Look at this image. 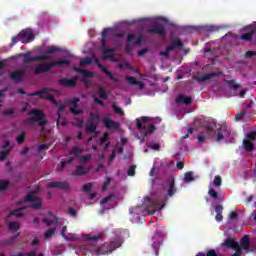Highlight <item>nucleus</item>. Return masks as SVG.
I'll list each match as a JSON object with an SVG mask.
<instances>
[{
	"instance_id": "17",
	"label": "nucleus",
	"mask_w": 256,
	"mask_h": 256,
	"mask_svg": "<svg viewBox=\"0 0 256 256\" xmlns=\"http://www.w3.org/2000/svg\"><path fill=\"white\" fill-rule=\"evenodd\" d=\"M10 79L14 81V83H21L23 79H25V71L24 70H16L10 74Z\"/></svg>"
},
{
	"instance_id": "3",
	"label": "nucleus",
	"mask_w": 256,
	"mask_h": 256,
	"mask_svg": "<svg viewBox=\"0 0 256 256\" xmlns=\"http://www.w3.org/2000/svg\"><path fill=\"white\" fill-rule=\"evenodd\" d=\"M70 63L71 62H69V60H65V59L53 61V62H44L35 67L34 73L35 75L49 73V71H51L53 67H63V65H69Z\"/></svg>"
},
{
	"instance_id": "12",
	"label": "nucleus",
	"mask_w": 256,
	"mask_h": 256,
	"mask_svg": "<svg viewBox=\"0 0 256 256\" xmlns=\"http://www.w3.org/2000/svg\"><path fill=\"white\" fill-rule=\"evenodd\" d=\"M136 127L138 129V131H143L144 132V137H147V135L154 133L155 129H157L155 127V125H149L148 127L146 125H143L141 123V120L136 119Z\"/></svg>"
},
{
	"instance_id": "27",
	"label": "nucleus",
	"mask_w": 256,
	"mask_h": 256,
	"mask_svg": "<svg viewBox=\"0 0 256 256\" xmlns=\"http://www.w3.org/2000/svg\"><path fill=\"white\" fill-rule=\"evenodd\" d=\"M208 195L213 199V201H217V199H220V201H223V196L219 195V192L215 191V189L210 188L208 190Z\"/></svg>"
},
{
	"instance_id": "57",
	"label": "nucleus",
	"mask_w": 256,
	"mask_h": 256,
	"mask_svg": "<svg viewBox=\"0 0 256 256\" xmlns=\"http://www.w3.org/2000/svg\"><path fill=\"white\" fill-rule=\"evenodd\" d=\"M233 250L236 251L234 253V255H240L241 256V253H243V248L241 246H239V243L237 244L236 248H233Z\"/></svg>"
},
{
	"instance_id": "21",
	"label": "nucleus",
	"mask_w": 256,
	"mask_h": 256,
	"mask_svg": "<svg viewBox=\"0 0 256 256\" xmlns=\"http://www.w3.org/2000/svg\"><path fill=\"white\" fill-rule=\"evenodd\" d=\"M241 248L246 252L249 253V245H251V239H249V236L245 235L240 240Z\"/></svg>"
},
{
	"instance_id": "24",
	"label": "nucleus",
	"mask_w": 256,
	"mask_h": 256,
	"mask_svg": "<svg viewBox=\"0 0 256 256\" xmlns=\"http://www.w3.org/2000/svg\"><path fill=\"white\" fill-rule=\"evenodd\" d=\"M23 215H25V208L21 207L16 210L10 211L8 219H11V217H23Z\"/></svg>"
},
{
	"instance_id": "52",
	"label": "nucleus",
	"mask_w": 256,
	"mask_h": 256,
	"mask_svg": "<svg viewBox=\"0 0 256 256\" xmlns=\"http://www.w3.org/2000/svg\"><path fill=\"white\" fill-rule=\"evenodd\" d=\"M91 157H92L91 154L81 156L80 159H79V162L80 163H87V161H89V159H91Z\"/></svg>"
},
{
	"instance_id": "22",
	"label": "nucleus",
	"mask_w": 256,
	"mask_h": 256,
	"mask_svg": "<svg viewBox=\"0 0 256 256\" xmlns=\"http://www.w3.org/2000/svg\"><path fill=\"white\" fill-rule=\"evenodd\" d=\"M239 242L235 241L233 238H227L223 243L222 247H227V249H236Z\"/></svg>"
},
{
	"instance_id": "18",
	"label": "nucleus",
	"mask_w": 256,
	"mask_h": 256,
	"mask_svg": "<svg viewBox=\"0 0 256 256\" xmlns=\"http://www.w3.org/2000/svg\"><path fill=\"white\" fill-rule=\"evenodd\" d=\"M98 125L99 122L88 121L85 126L86 133H94L95 137H97L99 135V131H97Z\"/></svg>"
},
{
	"instance_id": "28",
	"label": "nucleus",
	"mask_w": 256,
	"mask_h": 256,
	"mask_svg": "<svg viewBox=\"0 0 256 256\" xmlns=\"http://www.w3.org/2000/svg\"><path fill=\"white\" fill-rule=\"evenodd\" d=\"M73 177H79L81 175H87V171H85V167L82 165L76 167V170L72 172Z\"/></svg>"
},
{
	"instance_id": "40",
	"label": "nucleus",
	"mask_w": 256,
	"mask_h": 256,
	"mask_svg": "<svg viewBox=\"0 0 256 256\" xmlns=\"http://www.w3.org/2000/svg\"><path fill=\"white\" fill-rule=\"evenodd\" d=\"M93 63L92 58H84L80 60V67H85V65H91Z\"/></svg>"
},
{
	"instance_id": "30",
	"label": "nucleus",
	"mask_w": 256,
	"mask_h": 256,
	"mask_svg": "<svg viewBox=\"0 0 256 256\" xmlns=\"http://www.w3.org/2000/svg\"><path fill=\"white\" fill-rule=\"evenodd\" d=\"M8 229L9 231L17 232L19 229H21V225H19L18 222L10 221L8 222Z\"/></svg>"
},
{
	"instance_id": "45",
	"label": "nucleus",
	"mask_w": 256,
	"mask_h": 256,
	"mask_svg": "<svg viewBox=\"0 0 256 256\" xmlns=\"http://www.w3.org/2000/svg\"><path fill=\"white\" fill-rule=\"evenodd\" d=\"M9 187V180H0V191H5Z\"/></svg>"
},
{
	"instance_id": "44",
	"label": "nucleus",
	"mask_w": 256,
	"mask_h": 256,
	"mask_svg": "<svg viewBox=\"0 0 256 256\" xmlns=\"http://www.w3.org/2000/svg\"><path fill=\"white\" fill-rule=\"evenodd\" d=\"M91 189H93V183L89 182V183L84 184L82 191L84 193H91Z\"/></svg>"
},
{
	"instance_id": "29",
	"label": "nucleus",
	"mask_w": 256,
	"mask_h": 256,
	"mask_svg": "<svg viewBox=\"0 0 256 256\" xmlns=\"http://www.w3.org/2000/svg\"><path fill=\"white\" fill-rule=\"evenodd\" d=\"M243 147L248 152L255 150V144L249 140H243Z\"/></svg>"
},
{
	"instance_id": "26",
	"label": "nucleus",
	"mask_w": 256,
	"mask_h": 256,
	"mask_svg": "<svg viewBox=\"0 0 256 256\" xmlns=\"http://www.w3.org/2000/svg\"><path fill=\"white\" fill-rule=\"evenodd\" d=\"M253 35H256V26L252 27L250 32L242 34L241 39L243 41H251V39H253Z\"/></svg>"
},
{
	"instance_id": "14",
	"label": "nucleus",
	"mask_w": 256,
	"mask_h": 256,
	"mask_svg": "<svg viewBox=\"0 0 256 256\" xmlns=\"http://www.w3.org/2000/svg\"><path fill=\"white\" fill-rule=\"evenodd\" d=\"M94 63H96V65L98 66V68L100 69V71L102 73H104L106 75L107 78L111 79V81H114V83H119L118 78H116L113 73H111V71L107 70V67H105L103 64H101V62L95 58L94 59Z\"/></svg>"
},
{
	"instance_id": "61",
	"label": "nucleus",
	"mask_w": 256,
	"mask_h": 256,
	"mask_svg": "<svg viewBox=\"0 0 256 256\" xmlns=\"http://www.w3.org/2000/svg\"><path fill=\"white\" fill-rule=\"evenodd\" d=\"M49 149V146L47 144H40L38 146V151H47Z\"/></svg>"
},
{
	"instance_id": "9",
	"label": "nucleus",
	"mask_w": 256,
	"mask_h": 256,
	"mask_svg": "<svg viewBox=\"0 0 256 256\" xmlns=\"http://www.w3.org/2000/svg\"><path fill=\"white\" fill-rule=\"evenodd\" d=\"M215 135L216 141L219 143L220 141H223L225 137H229V135H231V127L227 124H222L217 128Z\"/></svg>"
},
{
	"instance_id": "64",
	"label": "nucleus",
	"mask_w": 256,
	"mask_h": 256,
	"mask_svg": "<svg viewBox=\"0 0 256 256\" xmlns=\"http://www.w3.org/2000/svg\"><path fill=\"white\" fill-rule=\"evenodd\" d=\"M90 117L91 119H94L96 121H99V119L101 118V116H99V113L95 114L93 112H90Z\"/></svg>"
},
{
	"instance_id": "15",
	"label": "nucleus",
	"mask_w": 256,
	"mask_h": 256,
	"mask_svg": "<svg viewBox=\"0 0 256 256\" xmlns=\"http://www.w3.org/2000/svg\"><path fill=\"white\" fill-rule=\"evenodd\" d=\"M220 75H223V72H211L202 76H196L195 79L198 83H205V81H209L210 79H213V77H220Z\"/></svg>"
},
{
	"instance_id": "49",
	"label": "nucleus",
	"mask_w": 256,
	"mask_h": 256,
	"mask_svg": "<svg viewBox=\"0 0 256 256\" xmlns=\"http://www.w3.org/2000/svg\"><path fill=\"white\" fill-rule=\"evenodd\" d=\"M55 235V229L51 228L45 231L44 237L45 239H49V237H53Z\"/></svg>"
},
{
	"instance_id": "37",
	"label": "nucleus",
	"mask_w": 256,
	"mask_h": 256,
	"mask_svg": "<svg viewBox=\"0 0 256 256\" xmlns=\"http://www.w3.org/2000/svg\"><path fill=\"white\" fill-rule=\"evenodd\" d=\"M170 47H172V51H174V49L183 47V42L181 40H174Z\"/></svg>"
},
{
	"instance_id": "50",
	"label": "nucleus",
	"mask_w": 256,
	"mask_h": 256,
	"mask_svg": "<svg viewBox=\"0 0 256 256\" xmlns=\"http://www.w3.org/2000/svg\"><path fill=\"white\" fill-rule=\"evenodd\" d=\"M255 137H256V132L252 131V132L247 134L246 141L253 142V141H255Z\"/></svg>"
},
{
	"instance_id": "33",
	"label": "nucleus",
	"mask_w": 256,
	"mask_h": 256,
	"mask_svg": "<svg viewBox=\"0 0 256 256\" xmlns=\"http://www.w3.org/2000/svg\"><path fill=\"white\" fill-rule=\"evenodd\" d=\"M20 37H22L23 39H35L33 32L29 30H22L20 33Z\"/></svg>"
},
{
	"instance_id": "43",
	"label": "nucleus",
	"mask_w": 256,
	"mask_h": 256,
	"mask_svg": "<svg viewBox=\"0 0 256 256\" xmlns=\"http://www.w3.org/2000/svg\"><path fill=\"white\" fill-rule=\"evenodd\" d=\"M11 149L12 148H9L6 151H1L0 152V161H5V159H7V157L9 156V153H11Z\"/></svg>"
},
{
	"instance_id": "36",
	"label": "nucleus",
	"mask_w": 256,
	"mask_h": 256,
	"mask_svg": "<svg viewBox=\"0 0 256 256\" xmlns=\"http://www.w3.org/2000/svg\"><path fill=\"white\" fill-rule=\"evenodd\" d=\"M98 94H99L100 99H103V100H105L109 97V95H107V92H105V89L103 87L98 88Z\"/></svg>"
},
{
	"instance_id": "6",
	"label": "nucleus",
	"mask_w": 256,
	"mask_h": 256,
	"mask_svg": "<svg viewBox=\"0 0 256 256\" xmlns=\"http://www.w3.org/2000/svg\"><path fill=\"white\" fill-rule=\"evenodd\" d=\"M24 201L26 203H31L30 207L32 209H41V206L43 205V199L37 196V191L35 190L26 195Z\"/></svg>"
},
{
	"instance_id": "62",
	"label": "nucleus",
	"mask_w": 256,
	"mask_h": 256,
	"mask_svg": "<svg viewBox=\"0 0 256 256\" xmlns=\"http://www.w3.org/2000/svg\"><path fill=\"white\" fill-rule=\"evenodd\" d=\"M68 213L71 215V217H77V210L73 208H68Z\"/></svg>"
},
{
	"instance_id": "32",
	"label": "nucleus",
	"mask_w": 256,
	"mask_h": 256,
	"mask_svg": "<svg viewBox=\"0 0 256 256\" xmlns=\"http://www.w3.org/2000/svg\"><path fill=\"white\" fill-rule=\"evenodd\" d=\"M61 52V48L59 46H48L46 48V55H52L53 53Z\"/></svg>"
},
{
	"instance_id": "34",
	"label": "nucleus",
	"mask_w": 256,
	"mask_h": 256,
	"mask_svg": "<svg viewBox=\"0 0 256 256\" xmlns=\"http://www.w3.org/2000/svg\"><path fill=\"white\" fill-rule=\"evenodd\" d=\"M191 181H195V177L193 176V172L189 171L184 174V183H191Z\"/></svg>"
},
{
	"instance_id": "23",
	"label": "nucleus",
	"mask_w": 256,
	"mask_h": 256,
	"mask_svg": "<svg viewBox=\"0 0 256 256\" xmlns=\"http://www.w3.org/2000/svg\"><path fill=\"white\" fill-rule=\"evenodd\" d=\"M176 103H183L184 105H191V103H193V98L185 97L183 94H180L176 98Z\"/></svg>"
},
{
	"instance_id": "13",
	"label": "nucleus",
	"mask_w": 256,
	"mask_h": 256,
	"mask_svg": "<svg viewBox=\"0 0 256 256\" xmlns=\"http://www.w3.org/2000/svg\"><path fill=\"white\" fill-rule=\"evenodd\" d=\"M152 248L154 249V253L156 256H159V247L163 245V238L160 232H156L152 238Z\"/></svg>"
},
{
	"instance_id": "53",
	"label": "nucleus",
	"mask_w": 256,
	"mask_h": 256,
	"mask_svg": "<svg viewBox=\"0 0 256 256\" xmlns=\"http://www.w3.org/2000/svg\"><path fill=\"white\" fill-rule=\"evenodd\" d=\"M82 75L84 76V79L93 78L94 77L93 72H91L89 70H84Z\"/></svg>"
},
{
	"instance_id": "20",
	"label": "nucleus",
	"mask_w": 256,
	"mask_h": 256,
	"mask_svg": "<svg viewBox=\"0 0 256 256\" xmlns=\"http://www.w3.org/2000/svg\"><path fill=\"white\" fill-rule=\"evenodd\" d=\"M21 235L20 232L17 233V235L12 236L8 239H3L1 240V245H4V247H11L13 245H15V241H17V237H19Z\"/></svg>"
},
{
	"instance_id": "11",
	"label": "nucleus",
	"mask_w": 256,
	"mask_h": 256,
	"mask_svg": "<svg viewBox=\"0 0 256 256\" xmlns=\"http://www.w3.org/2000/svg\"><path fill=\"white\" fill-rule=\"evenodd\" d=\"M48 189H61L62 191H71V185L68 182L52 181L47 183Z\"/></svg>"
},
{
	"instance_id": "41",
	"label": "nucleus",
	"mask_w": 256,
	"mask_h": 256,
	"mask_svg": "<svg viewBox=\"0 0 256 256\" xmlns=\"http://www.w3.org/2000/svg\"><path fill=\"white\" fill-rule=\"evenodd\" d=\"M71 153L77 157L78 155H81L83 153V148H79L77 146L72 147Z\"/></svg>"
},
{
	"instance_id": "35",
	"label": "nucleus",
	"mask_w": 256,
	"mask_h": 256,
	"mask_svg": "<svg viewBox=\"0 0 256 256\" xmlns=\"http://www.w3.org/2000/svg\"><path fill=\"white\" fill-rule=\"evenodd\" d=\"M66 108H67V104H61L58 107V111H57V115H58L57 125H59V119H61V113H63V111H65Z\"/></svg>"
},
{
	"instance_id": "55",
	"label": "nucleus",
	"mask_w": 256,
	"mask_h": 256,
	"mask_svg": "<svg viewBox=\"0 0 256 256\" xmlns=\"http://www.w3.org/2000/svg\"><path fill=\"white\" fill-rule=\"evenodd\" d=\"M79 101H81V99L79 98L68 99V103H71L72 105H74V107H78L77 103H79Z\"/></svg>"
},
{
	"instance_id": "19",
	"label": "nucleus",
	"mask_w": 256,
	"mask_h": 256,
	"mask_svg": "<svg viewBox=\"0 0 256 256\" xmlns=\"http://www.w3.org/2000/svg\"><path fill=\"white\" fill-rule=\"evenodd\" d=\"M77 79H79V78L75 77L74 80H71L68 78H61L58 80V83H59V85H61V87H76Z\"/></svg>"
},
{
	"instance_id": "4",
	"label": "nucleus",
	"mask_w": 256,
	"mask_h": 256,
	"mask_svg": "<svg viewBox=\"0 0 256 256\" xmlns=\"http://www.w3.org/2000/svg\"><path fill=\"white\" fill-rule=\"evenodd\" d=\"M108 33H109V28H104L102 31V39H101L102 53L104 54L102 59H104V61H107L108 59H113L114 55L111 53H115V48H108L107 44L105 43V39H107Z\"/></svg>"
},
{
	"instance_id": "58",
	"label": "nucleus",
	"mask_w": 256,
	"mask_h": 256,
	"mask_svg": "<svg viewBox=\"0 0 256 256\" xmlns=\"http://www.w3.org/2000/svg\"><path fill=\"white\" fill-rule=\"evenodd\" d=\"M216 214L223 213V205L217 204L214 208Z\"/></svg>"
},
{
	"instance_id": "56",
	"label": "nucleus",
	"mask_w": 256,
	"mask_h": 256,
	"mask_svg": "<svg viewBox=\"0 0 256 256\" xmlns=\"http://www.w3.org/2000/svg\"><path fill=\"white\" fill-rule=\"evenodd\" d=\"M143 39H144L143 35H139L137 40L134 42V45L136 47H139V45H141L143 43Z\"/></svg>"
},
{
	"instance_id": "1",
	"label": "nucleus",
	"mask_w": 256,
	"mask_h": 256,
	"mask_svg": "<svg viewBox=\"0 0 256 256\" xmlns=\"http://www.w3.org/2000/svg\"><path fill=\"white\" fill-rule=\"evenodd\" d=\"M164 191L167 192L166 196L162 200L154 199L151 201L153 205V211H161L166 205L169 197H173L177 193V186L175 185V179L170 178L163 184Z\"/></svg>"
},
{
	"instance_id": "63",
	"label": "nucleus",
	"mask_w": 256,
	"mask_h": 256,
	"mask_svg": "<svg viewBox=\"0 0 256 256\" xmlns=\"http://www.w3.org/2000/svg\"><path fill=\"white\" fill-rule=\"evenodd\" d=\"M256 55V51H247L246 53H245V57L247 58V59H249V58H251V57H253V56H255Z\"/></svg>"
},
{
	"instance_id": "10",
	"label": "nucleus",
	"mask_w": 256,
	"mask_h": 256,
	"mask_svg": "<svg viewBox=\"0 0 256 256\" xmlns=\"http://www.w3.org/2000/svg\"><path fill=\"white\" fill-rule=\"evenodd\" d=\"M22 55L24 57V63H31V61H48L49 59H51V55L47 54L31 57V52H27Z\"/></svg>"
},
{
	"instance_id": "39",
	"label": "nucleus",
	"mask_w": 256,
	"mask_h": 256,
	"mask_svg": "<svg viewBox=\"0 0 256 256\" xmlns=\"http://www.w3.org/2000/svg\"><path fill=\"white\" fill-rule=\"evenodd\" d=\"M222 183H223V180L221 179V176L218 175L214 177V180H213L214 187H221Z\"/></svg>"
},
{
	"instance_id": "5",
	"label": "nucleus",
	"mask_w": 256,
	"mask_h": 256,
	"mask_svg": "<svg viewBox=\"0 0 256 256\" xmlns=\"http://www.w3.org/2000/svg\"><path fill=\"white\" fill-rule=\"evenodd\" d=\"M28 115H34L27 119V123H30V125H33L35 122H38L39 127H45V125H47V119L43 117L41 110H30Z\"/></svg>"
},
{
	"instance_id": "16",
	"label": "nucleus",
	"mask_w": 256,
	"mask_h": 256,
	"mask_svg": "<svg viewBox=\"0 0 256 256\" xmlns=\"http://www.w3.org/2000/svg\"><path fill=\"white\" fill-rule=\"evenodd\" d=\"M102 123H103L104 127H106V129H109V130L114 129V131H119V129H120L119 122L113 121L109 118H103Z\"/></svg>"
},
{
	"instance_id": "60",
	"label": "nucleus",
	"mask_w": 256,
	"mask_h": 256,
	"mask_svg": "<svg viewBox=\"0 0 256 256\" xmlns=\"http://www.w3.org/2000/svg\"><path fill=\"white\" fill-rule=\"evenodd\" d=\"M150 149H153L154 151H159V149H161V145H159V143H154L152 145L149 146Z\"/></svg>"
},
{
	"instance_id": "54",
	"label": "nucleus",
	"mask_w": 256,
	"mask_h": 256,
	"mask_svg": "<svg viewBox=\"0 0 256 256\" xmlns=\"http://www.w3.org/2000/svg\"><path fill=\"white\" fill-rule=\"evenodd\" d=\"M21 41V34H18L14 37H12L11 45H15L16 43H19Z\"/></svg>"
},
{
	"instance_id": "7",
	"label": "nucleus",
	"mask_w": 256,
	"mask_h": 256,
	"mask_svg": "<svg viewBox=\"0 0 256 256\" xmlns=\"http://www.w3.org/2000/svg\"><path fill=\"white\" fill-rule=\"evenodd\" d=\"M53 91H55V90H53L52 88H49V87H45L40 91L29 93L28 97H36V95H38L40 97V99H47V101H50V103H57V100L55 99L53 94H47V93L53 92Z\"/></svg>"
},
{
	"instance_id": "42",
	"label": "nucleus",
	"mask_w": 256,
	"mask_h": 256,
	"mask_svg": "<svg viewBox=\"0 0 256 256\" xmlns=\"http://www.w3.org/2000/svg\"><path fill=\"white\" fill-rule=\"evenodd\" d=\"M228 86L233 89V91H237V89H239V87H241L240 84L235 83V80H230L228 81Z\"/></svg>"
},
{
	"instance_id": "31",
	"label": "nucleus",
	"mask_w": 256,
	"mask_h": 256,
	"mask_svg": "<svg viewBox=\"0 0 256 256\" xmlns=\"http://www.w3.org/2000/svg\"><path fill=\"white\" fill-rule=\"evenodd\" d=\"M109 141V134L107 132L104 133L102 139L100 140V145L104 146V149L107 150L109 148V145H110V142H107Z\"/></svg>"
},
{
	"instance_id": "25",
	"label": "nucleus",
	"mask_w": 256,
	"mask_h": 256,
	"mask_svg": "<svg viewBox=\"0 0 256 256\" xmlns=\"http://www.w3.org/2000/svg\"><path fill=\"white\" fill-rule=\"evenodd\" d=\"M126 81H128L130 85H139V89H143L145 87V83L138 81L133 76H126Z\"/></svg>"
},
{
	"instance_id": "51",
	"label": "nucleus",
	"mask_w": 256,
	"mask_h": 256,
	"mask_svg": "<svg viewBox=\"0 0 256 256\" xmlns=\"http://www.w3.org/2000/svg\"><path fill=\"white\" fill-rule=\"evenodd\" d=\"M135 169H137V166H135V165L130 166L128 169L127 175L129 177L135 176Z\"/></svg>"
},
{
	"instance_id": "8",
	"label": "nucleus",
	"mask_w": 256,
	"mask_h": 256,
	"mask_svg": "<svg viewBox=\"0 0 256 256\" xmlns=\"http://www.w3.org/2000/svg\"><path fill=\"white\" fill-rule=\"evenodd\" d=\"M146 33L149 35H159L162 39L167 37V31L165 30V26L161 23L155 24L154 26L146 29Z\"/></svg>"
},
{
	"instance_id": "2",
	"label": "nucleus",
	"mask_w": 256,
	"mask_h": 256,
	"mask_svg": "<svg viewBox=\"0 0 256 256\" xmlns=\"http://www.w3.org/2000/svg\"><path fill=\"white\" fill-rule=\"evenodd\" d=\"M123 245V238L121 236L116 237L113 241L105 242L104 244L93 248L92 253L95 255H109L112 251L119 249Z\"/></svg>"
},
{
	"instance_id": "59",
	"label": "nucleus",
	"mask_w": 256,
	"mask_h": 256,
	"mask_svg": "<svg viewBox=\"0 0 256 256\" xmlns=\"http://www.w3.org/2000/svg\"><path fill=\"white\" fill-rule=\"evenodd\" d=\"M113 199V194L108 195L106 198L102 199L101 204L106 205V203H109Z\"/></svg>"
},
{
	"instance_id": "38",
	"label": "nucleus",
	"mask_w": 256,
	"mask_h": 256,
	"mask_svg": "<svg viewBox=\"0 0 256 256\" xmlns=\"http://www.w3.org/2000/svg\"><path fill=\"white\" fill-rule=\"evenodd\" d=\"M112 109L116 115H125V112L120 107L116 106L115 103L112 104Z\"/></svg>"
},
{
	"instance_id": "46",
	"label": "nucleus",
	"mask_w": 256,
	"mask_h": 256,
	"mask_svg": "<svg viewBox=\"0 0 256 256\" xmlns=\"http://www.w3.org/2000/svg\"><path fill=\"white\" fill-rule=\"evenodd\" d=\"M16 141L19 143V145H23V143H25V132H22L20 135H18L16 137Z\"/></svg>"
},
{
	"instance_id": "47",
	"label": "nucleus",
	"mask_w": 256,
	"mask_h": 256,
	"mask_svg": "<svg viewBox=\"0 0 256 256\" xmlns=\"http://www.w3.org/2000/svg\"><path fill=\"white\" fill-rule=\"evenodd\" d=\"M171 51H173V47L167 46L166 50L160 51V55H162V57H169V53H171Z\"/></svg>"
},
{
	"instance_id": "48",
	"label": "nucleus",
	"mask_w": 256,
	"mask_h": 256,
	"mask_svg": "<svg viewBox=\"0 0 256 256\" xmlns=\"http://www.w3.org/2000/svg\"><path fill=\"white\" fill-rule=\"evenodd\" d=\"M70 113H72V115H83V110L77 109V107H71Z\"/></svg>"
}]
</instances>
